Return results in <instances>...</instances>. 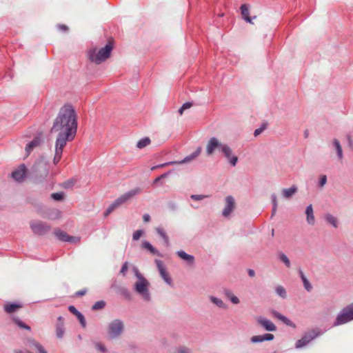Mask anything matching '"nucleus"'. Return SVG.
I'll use <instances>...</instances> for the list:
<instances>
[{
  "mask_svg": "<svg viewBox=\"0 0 353 353\" xmlns=\"http://www.w3.org/2000/svg\"><path fill=\"white\" fill-rule=\"evenodd\" d=\"M77 126L76 111L71 104L67 103L60 108L50 132H58L57 140L72 141L77 134Z\"/></svg>",
  "mask_w": 353,
  "mask_h": 353,
  "instance_id": "1",
  "label": "nucleus"
},
{
  "mask_svg": "<svg viewBox=\"0 0 353 353\" xmlns=\"http://www.w3.org/2000/svg\"><path fill=\"white\" fill-rule=\"evenodd\" d=\"M216 150H218L225 157L232 166H236L238 162V157L232 154V150L229 145L220 142L216 137H211L206 145L207 155L211 156Z\"/></svg>",
  "mask_w": 353,
  "mask_h": 353,
  "instance_id": "2",
  "label": "nucleus"
},
{
  "mask_svg": "<svg viewBox=\"0 0 353 353\" xmlns=\"http://www.w3.org/2000/svg\"><path fill=\"white\" fill-rule=\"evenodd\" d=\"M112 49L113 42L109 40L105 47L99 50L97 48L90 49L88 51V59L96 64H100L110 57Z\"/></svg>",
  "mask_w": 353,
  "mask_h": 353,
  "instance_id": "3",
  "label": "nucleus"
},
{
  "mask_svg": "<svg viewBox=\"0 0 353 353\" xmlns=\"http://www.w3.org/2000/svg\"><path fill=\"white\" fill-rule=\"evenodd\" d=\"M353 321V302L343 307L337 314L332 325L337 327Z\"/></svg>",
  "mask_w": 353,
  "mask_h": 353,
  "instance_id": "4",
  "label": "nucleus"
},
{
  "mask_svg": "<svg viewBox=\"0 0 353 353\" xmlns=\"http://www.w3.org/2000/svg\"><path fill=\"white\" fill-rule=\"evenodd\" d=\"M150 283L146 279H143L141 281H137L134 285V290L142 298L147 301H150V294L149 292Z\"/></svg>",
  "mask_w": 353,
  "mask_h": 353,
  "instance_id": "5",
  "label": "nucleus"
},
{
  "mask_svg": "<svg viewBox=\"0 0 353 353\" xmlns=\"http://www.w3.org/2000/svg\"><path fill=\"white\" fill-rule=\"evenodd\" d=\"M124 324L120 319L111 321L108 327V333L111 339L118 338L123 332Z\"/></svg>",
  "mask_w": 353,
  "mask_h": 353,
  "instance_id": "6",
  "label": "nucleus"
},
{
  "mask_svg": "<svg viewBox=\"0 0 353 353\" xmlns=\"http://www.w3.org/2000/svg\"><path fill=\"white\" fill-rule=\"evenodd\" d=\"M319 329H313L305 332L301 339L296 342V348H301L307 345L310 341L321 334Z\"/></svg>",
  "mask_w": 353,
  "mask_h": 353,
  "instance_id": "7",
  "label": "nucleus"
},
{
  "mask_svg": "<svg viewBox=\"0 0 353 353\" xmlns=\"http://www.w3.org/2000/svg\"><path fill=\"white\" fill-rule=\"evenodd\" d=\"M141 192V189L140 188H134L125 194L120 196L119 198H117L113 203V206L117 209L123 203H126L127 201L131 200L132 198H134L135 196L140 194Z\"/></svg>",
  "mask_w": 353,
  "mask_h": 353,
  "instance_id": "8",
  "label": "nucleus"
},
{
  "mask_svg": "<svg viewBox=\"0 0 353 353\" xmlns=\"http://www.w3.org/2000/svg\"><path fill=\"white\" fill-rule=\"evenodd\" d=\"M30 228L34 234L43 235L50 230L51 227L48 223L41 221H32L30 222Z\"/></svg>",
  "mask_w": 353,
  "mask_h": 353,
  "instance_id": "9",
  "label": "nucleus"
},
{
  "mask_svg": "<svg viewBox=\"0 0 353 353\" xmlns=\"http://www.w3.org/2000/svg\"><path fill=\"white\" fill-rule=\"evenodd\" d=\"M27 174V168L24 164L20 165L12 173L11 176L14 181L21 183L24 181Z\"/></svg>",
  "mask_w": 353,
  "mask_h": 353,
  "instance_id": "10",
  "label": "nucleus"
},
{
  "mask_svg": "<svg viewBox=\"0 0 353 353\" xmlns=\"http://www.w3.org/2000/svg\"><path fill=\"white\" fill-rule=\"evenodd\" d=\"M225 205L222 212L224 217H228L235 208V200L232 196H227L225 198Z\"/></svg>",
  "mask_w": 353,
  "mask_h": 353,
  "instance_id": "11",
  "label": "nucleus"
},
{
  "mask_svg": "<svg viewBox=\"0 0 353 353\" xmlns=\"http://www.w3.org/2000/svg\"><path fill=\"white\" fill-rule=\"evenodd\" d=\"M155 263L157 265V267L158 268V270L161 278L165 281L166 283L171 285L172 283V280L171 277L169 276L168 273L167 272L166 269L163 265V263L159 259H156Z\"/></svg>",
  "mask_w": 353,
  "mask_h": 353,
  "instance_id": "12",
  "label": "nucleus"
},
{
  "mask_svg": "<svg viewBox=\"0 0 353 353\" xmlns=\"http://www.w3.org/2000/svg\"><path fill=\"white\" fill-rule=\"evenodd\" d=\"M66 144H67V142H65V141H63L61 139L60 140L56 139L55 154H54V159H53L54 164L56 165L60 161V160L61 159L62 153H63V150Z\"/></svg>",
  "mask_w": 353,
  "mask_h": 353,
  "instance_id": "13",
  "label": "nucleus"
},
{
  "mask_svg": "<svg viewBox=\"0 0 353 353\" xmlns=\"http://www.w3.org/2000/svg\"><path fill=\"white\" fill-rule=\"evenodd\" d=\"M256 320L258 324L262 326L265 330L269 332L276 330V326L270 320L262 316H257Z\"/></svg>",
  "mask_w": 353,
  "mask_h": 353,
  "instance_id": "14",
  "label": "nucleus"
},
{
  "mask_svg": "<svg viewBox=\"0 0 353 353\" xmlns=\"http://www.w3.org/2000/svg\"><path fill=\"white\" fill-rule=\"evenodd\" d=\"M250 5L247 3L242 4L240 7L241 13L243 19L247 22L252 23V19H256V17L254 16L253 17H251L250 16Z\"/></svg>",
  "mask_w": 353,
  "mask_h": 353,
  "instance_id": "15",
  "label": "nucleus"
},
{
  "mask_svg": "<svg viewBox=\"0 0 353 353\" xmlns=\"http://www.w3.org/2000/svg\"><path fill=\"white\" fill-rule=\"evenodd\" d=\"M54 234L59 240L63 242H72L74 239L73 236L68 235L65 232L60 229H56Z\"/></svg>",
  "mask_w": 353,
  "mask_h": 353,
  "instance_id": "16",
  "label": "nucleus"
},
{
  "mask_svg": "<svg viewBox=\"0 0 353 353\" xmlns=\"http://www.w3.org/2000/svg\"><path fill=\"white\" fill-rule=\"evenodd\" d=\"M274 339V336L272 334H265L263 335H256L250 338V341L253 343H261L265 341H272Z\"/></svg>",
  "mask_w": 353,
  "mask_h": 353,
  "instance_id": "17",
  "label": "nucleus"
},
{
  "mask_svg": "<svg viewBox=\"0 0 353 353\" xmlns=\"http://www.w3.org/2000/svg\"><path fill=\"white\" fill-rule=\"evenodd\" d=\"M27 346L32 350L37 353H48L45 348L37 341L34 340H29Z\"/></svg>",
  "mask_w": 353,
  "mask_h": 353,
  "instance_id": "18",
  "label": "nucleus"
},
{
  "mask_svg": "<svg viewBox=\"0 0 353 353\" xmlns=\"http://www.w3.org/2000/svg\"><path fill=\"white\" fill-rule=\"evenodd\" d=\"M176 254L179 258L185 261L188 265L192 266L194 264L195 259L193 255L188 254L183 250L177 251Z\"/></svg>",
  "mask_w": 353,
  "mask_h": 353,
  "instance_id": "19",
  "label": "nucleus"
},
{
  "mask_svg": "<svg viewBox=\"0 0 353 353\" xmlns=\"http://www.w3.org/2000/svg\"><path fill=\"white\" fill-rule=\"evenodd\" d=\"M41 143L42 139L40 136L35 137L30 142H29L26 147V151L28 155L34 148L40 145Z\"/></svg>",
  "mask_w": 353,
  "mask_h": 353,
  "instance_id": "20",
  "label": "nucleus"
},
{
  "mask_svg": "<svg viewBox=\"0 0 353 353\" xmlns=\"http://www.w3.org/2000/svg\"><path fill=\"white\" fill-rule=\"evenodd\" d=\"M64 321L62 316H59L56 325V335L57 338L61 339L64 335Z\"/></svg>",
  "mask_w": 353,
  "mask_h": 353,
  "instance_id": "21",
  "label": "nucleus"
},
{
  "mask_svg": "<svg viewBox=\"0 0 353 353\" xmlns=\"http://www.w3.org/2000/svg\"><path fill=\"white\" fill-rule=\"evenodd\" d=\"M68 310L74 315L77 316L79 323H81L83 327H85L86 322L84 316L77 310V308L74 305H70L68 307Z\"/></svg>",
  "mask_w": 353,
  "mask_h": 353,
  "instance_id": "22",
  "label": "nucleus"
},
{
  "mask_svg": "<svg viewBox=\"0 0 353 353\" xmlns=\"http://www.w3.org/2000/svg\"><path fill=\"white\" fill-rule=\"evenodd\" d=\"M201 148L198 147L196 148V150L193 153L187 156L183 160L179 161H175L176 162L175 164H183V163H189V162L192 161V160L195 159L201 154Z\"/></svg>",
  "mask_w": 353,
  "mask_h": 353,
  "instance_id": "23",
  "label": "nucleus"
},
{
  "mask_svg": "<svg viewBox=\"0 0 353 353\" xmlns=\"http://www.w3.org/2000/svg\"><path fill=\"white\" fill-rule=\"evenodd\" d=\"M49 176V168L46 165H43V171L39 176H36L34 182L36 183H41L43 181H47Z\"/></svg>",
  "mask_w": 353,
  "mask_h": 353,
  "instance_id": "24",
  "label": "nucleus"
},
{
  "mask_svg": "<svg viewBox=\"0 0 353 353\" xmlns=\"http://www.w3.org/2000/svg\"><path fill=\"white\" fill-rule=\"evenodd\" d=\"M298 191V188L295 185H292L290 188L283 189L281 194L283 198L290 199Z\"/></svg>",
  "mask_w": 353,
  "mask_h": 353,
  "instance_id": "25",
  "label": "nucleus"
},
{
  "mask_svg": "<svg viewBox=\"0 0 353 353\" xmlns=\"http://www.w3.org/2000/svg\"><path fill=\"white\" fill-rule=\"evenodd\" d=\"M306 221L309 225H313L315 223V218L312 205H309L305 209Z\"/></svg>",
  "mask_w": 353,
  "mask_h": 353,
  "instance_id": "26",
  "label": "nucleus"
},
{
  "mask_svg": "<svg viewBox=\"0 0 353 353\" xmlns=\"http://www.w3.org/2000/svg\"><path fill=\"white\" fill-rule=\"evenodd\" d=\"M22 307V305L20 303H9L4 305V310L8 313L11 314L16 312L17 310Z\"/></svg>",
  "mask_w": 353,
  "mask_h": 353,
  "instance_id": "27",
  "label": "nucleus"
},
{
  "mask_svg": "<svg viewBox=\"0 0 353 353\" xmlns=\"http://www.w3.org/2000/svg\"><path fill=\"white\" fill-rule=\"evenodd\" d=\"M299 274L303 282V286L306 291L310 292L312 290V285L305 276L303 272L300 269L299 270Z\"/></svg>",
  "mask_w": 353,
  "mask_h": 353,
  "instance_id": "28",
  "label": "nucleus"
},
{
  "mask_svg": "<svg viewBox=\"0 0 353 353\" xmlns=\"http://www.w3.org/2000/svg\"><path fill=\"white\" fill-rule=\"evenodd\" d=\"M272 315L274 317H276L278 319L281 320V321H283L287 325H290V326L292 325V324H293L292 322L290 319H288L287 317H285V316H283L281 314H280L279 312H277L276 310H273L272 312Z\"/></svg>",
  "mask_w": 353,
  "mask_h": 353,
  "instance_id": "29",
  "label": "nucleus"
},
{
  "mask_svg": "<svg viewBox=\"0 0 353 353\" xmlns=\"http://www.w3.org/2000/svg\"><path fill=\"white\" fill-rule=\"evenodd\" d=\"M142 248L149 250L153 254L161 256V254L159 253V252L155 248H154L148 241H143L142 243Z\"/></svg>",
  "mask_w": 353,
  "mask_h": 353,
  "instance_id": "30",
  "label": "nucleus"
},
{
  "mask_svg": "<svg viewBox=\"0 0 353 353\" xmlns=\"http://www.w3.org/2000/svg\"><path fill=\"white\" fill-rule=\"evenodd\" d=\"M332 143L336 150V154L339 159L341 160L343 159V150L340 144V142L339 141L338 139H334L332 141Z\"/></svg>",
  "mask_w": 353,
  "mask_h": 353,
  "instance_id": "31",
  "label": "nucleus"
},
{
  "mask_svg": "<svg viewBox=\"0 0 353 353\" xmlns=\"http://www.w3.org/2000/svg\"><path fill=\"white\" fill-rule=\"evenodd\" d=\"M210 300L211 301L212 303L215 304L219 308L227 309V307H228L227 305L225 303H224L223 301L221 299H219V298H216V297L213 296H210Z\"/></svg>",
  "mask_w": 353,
  "mask_h": 353,
  "instance_id": "32",
  "label": "nucleus"
},
{
  "mask_svg": "<svg viewBox=\"0 0 353 353\" xmlns=\"http://www.w3.org/2000/svg\"><path fill=\"white\" fill-rule=\"evenodd\" d=\"M117 292L123 296L126 299L130 300L131 299V294L126 288L117 287Z\"/></svg>",
  "mask_w": 353,
  "mask_h": 353,
  "instance_id": "33",
  "label": "nucleus"
},
{
  "mask_svg": "<svg viewBox=\"0 0 353 353\" xmlns=\"http://www.w3.org/2000/svg\"><path fill=\"white\" fill-rule=\"evenodd\" d=\"M224 294L231 301L232 303L238 304L239 303V298L234 295L230 290L228 289L224 290Z\"/></svg>",
  "mask_w": 353,
  "mask_h": 353,
  "instance_id": "34",
  "label": "nucleus"
},
{
  "mask_svg": "<svg viewBox=\"0 0 353 353\" xmlns=\"http://www.w3.org/2000/svg\"><path fill=\"white\" fill-rule=\"evenodd\" d=\"M156 231L162 237L165 245L169 246L170 245L169 238H168V236L167 235L166 232L164 231V230L161 228H157L156 229Z\"/></svg>",
  "mask_w": 353,
  "mask_h": 353,
  "instance_id": "35",
  "label": "nucleus"
},
{
  "mask_svg": "<svg viewBox=\"0 0 353 353\" xmlns=\"http://www.w3.org/2000/svg\"><path fill=\"white\" fill-rule=\"evenodd\" d=\"M325 221L327 223L331 224L334 228H337L338 227L337 219L335 216H334L333 215H332L330 214H327L325 215Z\"/></svg>",
  "mask_w": 353,
  "mask_h": 353,
  "instance_id": "36",
  "label": "nucleus"
},
{
  "mask_svg": "<svg viewBox=\"0 0 353 353\" xmlns=\"http://www.w3.org/2000/svg\"><path fill=\"white\" fill-rule=\"evenodd\" d=\"M76 182H77V179L72 178V179L62 183L61 187L65 189H71L74 187Z\"/></svg>",
  "mask_w": 353,
  "mask_h": 353,
  "instance_id": "37",
  "label": "nucleus"
},
{
  "mask_svg": "<svg viewBox=\"0 0 353 353\" xmlns=\"http://www.w3.org/2000/svg\"><path fill=\"white\" fill-rule=\"evenodd\" d=\"M279 259L280 261H281L287 268H290L291 265L290 259L288 258V256L283 252H280L279 254Z\"/></svg>",
  "mask_w": 353,
  "mask_h": 353,
  "instance_id": "38",
  "label": "nucleus"
},
{
  "mask_svg": "<svg viewBox=\"0 0 353 353\" xmlns=\"http://www.w3.org/2000/svg\"><path fill=\"white\" fill-rule=\"evenodd\" d=\"M150 143V139L148 137L143 138L138 141L137 146L141 149L148 145Z\"/></svg>",
  "mask_w": 353,
  "mask_h": 353,
  "instance_id": "39",
  "label": "nucleus"
},
{
  "mask_svg": "<svg viewBox=\"0 0 353 353\" xmlns=\"http://www.w3.org/2000/svg\"><path fill=\"white\" fill-rule=\"evenodd\" d=\"M13 321L21 328L26 329L27 330H30V327L26 325L25 323L21 321L18 317H14Z\"/></svg>",
  "mask_w": 353,
  "mask_h": 353,
  "instance_id": "40",
  "label": "nucleus"
},
{
  "mask_svg": "<svg viewBox=\"0 0 353 353\" xmlns=\"http://www.w3.org/2000/svg\"><path fill=\"white\" fill-rule=\"evenodd\" d=\"M275 290H276V294L279 296H281L283 299L286 298V296H287L286 290L283 286L279 285V286L276 287Z\"/></svg>",
  "mask_w": 353,
  "mask_h": 353,
  "instance_id": "41",
  "label": "nucleus"
},
{
  "mask_svg": "<svg viewBox=\"0 0 353 353\" xmlns=\"http://www.w3.org/2000/svg\"><path fill=\"white\" fill-rule=\"evenodd\" d=\"M105 302L104 301H97L92 307V310H98L104 308Z\"/></svg>",
  "mask_w": 353,
  "mask_h": 353,
  "instance_id": "42",
  "label": "nucleus"
},
{
  "mask_svg": "<svg viewBox=\"0 0 353 353\" xmlns=\"http://www.w3.org/2000/svg\"><path fill=\"white\" fill-rule=\"evenodd\" d=\"M64 196L65 194L63 192H55L51 194V198L54 201H61L63 199Z\"/></svg>",
  "mask_w": 353,
  "mask_h": 353,
  "instance_id": "43",
  "label": "nucleus"
},
{
  "mask_svg": "<svg viewBox=\"0 0 353 353\" xmlns=\"http://www.w3.org/2000/svg\"><path fill=\"white\" fill-rule=\"evenodd\" d=\"M327 183V176L325 174L320 176L318 187L322 188Z\"/></svg>",
  "mask_w": 353,
  "mask_h": 353,
  "instance_id": "44",
  "label": "nucleus"
},
{
  "mask_svg": "<svg viewBox=\"0 0 353 353\" xmlns=\"http://www.w3.org/2000/svg\"><path fill=\"white\" fill-rule=\"evenodd\" d=\"M266 127L267 125L265 123H263L260 128L256 129L254 132V137H257L259 134H261L265 130Z\"/></svg>",
  "mask_w": 353,
  "mask_h": 353,
  "instance_id": "45",
  "label": "nucleus"
},
{
  "mask_svg": "<svg viewBox=\"0 0 353 353\" xmlns=\"http://www.w3.org/2000/svg\"><path fill=\"white\" fill-rule=\"evenodd\" d=\"M208 195H203V194H192L190 196V198L194 201H201L205 198L208 197Z\"/></svg>",
  "mask_w": 353,
  "mask_h": 353,
  "instance_id": "46",
  "label": "nucleus"
},
{
  "mask_svg": "<svg viewBox=\"0 0 353 353\" xmlns=\"http://www.w3.org/2000/svg\"><path fill=\"white\" fill-rule=\"evenodd\" d=\"M175 163L176 162L170 161V162L159 164V165H154V166L151 168V170L154 171V170H155L157 168H161L165 167L166 165H173V164H175Z\"/></svg>",
  "mask_w": 353,
  "mask_h": 353,
  "instance_id": "47",
  "label": "nucleus"
},
{
  "mask_svg": "<svg viewBox=\"0 0 353 353\" xmlns=\"http://www.w3.org/2000/svg\"><path fill=\"white\" fill-rule=\"evenodd\" d=\"M169 172H165V173H163V174L160 175L159 176L157 177L154 181H153V183L152 185H156L161 179H165V177L168 176V175L169 174Z\"/></svg>",
  "mask_w": 353,
  "mask_h": 353,
  "instance_id": "48",
  "label": "nucleus"
},
{
  "mask_svg": "<svg viewBox=\"0 0 353 353\" xmlns=\"http://www.w3.org/2000/svg\"><path fill=\"white\" fill-rule=\"evenodd\" d=\"M143 232L141 230H138L133 233L132 239L134 241H137L142 236Z\"/></svg>",
  "mask_w": 353,
  "mask_h": 353,
  "instance_id": "49",
  "label": "nucleus"
},
{
  "mask_svg": "<svg viewBox=\"0 0 353 353\" xmlns=\"http://www.w3.org/2000/svg\"><path fill=\"white\" fill-rule=\"evenodd\" d=\"M128 262H125L122 267H121V269L120 270V273L121 274H123V276L125 275L126 272H128Z\"/></svg>",
  "mask_w": 353,
  "mask_h": 353,
  "instance_id": "50",
  "label": "nucleus"
},
{
  "mask_svg": "<svg viewBox=\"0 0 353 353\" xmlns=\"http://www.w3.org/2000/svg\"><path fill=\"white\" fill-rule=\"evenodd\" d=\"M95 346H96V348L98 350H99L100 352H101L103 353L105 352L106 348L101 343H97Z\"/></svg>",
  "mask_w": 353,
  "mask_h": 353,
  "instance_id": "51",
  "label": "nucleus"
},
{
  "mask_svg": "<svg viewBox=\"0 0 353 353\" xmlns=\"http://www.w3.org/2000/svg\"><path fill=\"white\" fill-rule=\"evenodd\" d=\"M116 208L113 206L112 203L105 210L104 212V216H108L112 212H113Z\"/></svg>",
  "mask_w": 353,
  "mask_h": 353,
  "instance_id": "52",
  "label": "nucleus"
},
{
  "mask_svg": "<svg viewBox=\"0 0 353 353\" xmlns=\"http://www.w3.org/2000/svg\"><path fill=\"white\" fill-rule=\"evenodd\" d=\"M135 276L138 279V281H141L143 279H145L143 276L139 272V270L137 268H134Z\"/></svg>",
  "mask_w": 353,
  "mask_h": 353,
  "instance_id": "53",
  "label": "nucleus"
},
{
  "mask_svg": "<svg viewBox=\"0 0 353 353\" xmlns=\"http://www.w3.org/2000/svg\"><path fill=\"white\" fill-rule=\"evenodd\" d=\"M135 276L138 279V281H141L143 279H145L143 276L139 272V270L137 268H134Z\"/></svg>",
  "mask_w": 353,
  "mask_h": 353,
  "instance_id": "54",
  "label": "nucleus"
},
{
  "mask_svg": "<svg viewBox=\"0 0 353 353\" xmlns=\"http://www.w3.org/2000/svg\"><path fill=\"white\" fill-rule=\"evenodd\" d=\"M271 200H272V206H274V207L278 206L277 196L275 194H272Z\"/></svg>",
  "mask_w": 353,
  "mask_h": 353,
  "instance_id": "55",
  "label": "nucleus"
},
{
  "mask_svg": "<svg viewBox=\"0 0 353 353\" xmlns=\"http://www.w3.org/2000/svg\"><path fill=\"white\" fill-rule=\"evenodd\" d=\"M57 28L64 32H67L68 30V27L64 24H59L57 25Z\"/></svg>",
  "mask_w": 353,
  "mask_h": 353,
  "instance_id": "56",
  "label": "nucleus"
},
{
  "mask_svg": "<svg viewBox=\"0 0 353 353\" xmlns=\"http://www.w3.org/2000/svg\"><path fill=\"white\" fill-rule=\"evenodd\" d=\"M178 353H190V350L185 347L179 348Z\"/></svg>",
  "mask_w": 353,
  "mask_h": 353,
  "instance_id": "57",
  "label": "nucleus"
},
{
  "mask_svg": "<svg viewBox=\"0 0 353 353\" xmlns=\"http://www.w3.org/2000/svg\"><path fill=\"white\" fill-rule=\"evenodd\" d=\"M193 105V103L192 102H186L185 103H183L182 105V107L185 109V110H187L190 108H191L192 106Z\"/></svg>",
  "mask_w": 353,
  "mask_h": 353,
  "instance_id": "58",
  "label": "nucleus"
},
{
  "mask_svg": "<svg viewBox=\"0 0 353 353\" xmlns=\"http://www.w3.org/2000/svg\"><path fill=\"white\" fill-rule=\"evenodd\" d=\"M85 293H86V290H83L77 291L75 294L77 296H83V295L85 294Z\"/></svg>",
  "mask_w": 353,
  "mask_h": 353,
  "instance_id": "59",
  "label": "nucleus"
},
{
  "mask_svg": "<svg viewBox=\"0 0 353 353\" xmlns=\"http://www.w3.org/2000/svg\"><path fill=\"white\" fill-rule=\"evenodd\" d=\"M143 219L144 222H149L150 221V216L148 214H145L143 216Z\"/></svg>",
  "mask_w": 353,
  "mask_h": 353,
  "instance_id": "60",
  "label": "nucleus"
},
{
  "mask_svg": "<svg viewBox=\"0 0 353 353\" xmlns=\"http://www.w3.org/2000/svg\"><path fill=\"white\" fill-rule=\"evenodd\" d=\"M169 207H170V209H172V210H176V209L177 208L176 205L175 203H170L169 204Z\"/></svg>",
  "mask_w": 353,
  "mask_h": 353,
  "instance_id": "61",
  "label": "nucleus"
},
{
  "mask_svg": "<svg viewBox=\"0 0 353 353\" xmlns=\"http://www.w3.org/2000/svg\"><path fill=\"white\" fill-rule=\"evenodd\" d=\"M277 207H278V206H275V207L272 206V217L273 216H274V215H275V214H276V210H277Z\"/></svg>",
  "mask_w": 353,
  "mask_h": 353,
  "instance_id": "62",
  "label": "nucleus"
},
{
  "mask_svg": "<svg viewBox=\"0 0 353 353\" xmlns=\"http://www.w3.org/2000/svg\"><path fill=\"white\" fill-rule=\"evenodd\" d=\"M14 353H31L29 351H23V350H14Z\"/></svg>",
  "mask_w": 353,
  "mask_h": 353,
  "instance_id": "63",
  "label": "nucleus"
},
{
  "mask_svg": "<svg viewBox=\"0 0 353 353\" xmlns=\"http://www.w3.org/2000/svg\"><path fill=\"white\" fill-rule=\"evenodd\" d=\"M248 275L251 277L254 276L255 275V272L253 270L250 269L248 270Z\"/></svg>",
  "mask_w": 353,
  "mask_h": 353,
  "instance_id": "64",
  "label": "nucleus"
}]
</instances>
